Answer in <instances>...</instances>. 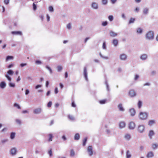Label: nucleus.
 Wrapping results in <instances>:
<instances>
[{
  "mask_svg": "<svg viewBox=\"0 0 158 158\" xmlns=\"http://www.w3.org/2000/svg\"><path fill=\"white\" fill-rule=\"evenodd\" d=\"M35 63L37 64H40L42 63V62L39 60H37L35 61Z\"/></svg>",
  "mask_w": 158,
  "mask_h": 158,
  "instance_id": "79ce46f5",
  "label": "nucleus"
},
{
  "mask_svg": "<svg viewBox=\"0 0 158 158\" xmlns=\"http://www.w3.org/2000/svg\"><path fill=\"white\" fill-rule=\"evenodd\" d=\"M158 147V145L156 143H153L152 145V148L153 149H155Z\"/></svg>",
  "mask_w": 158,
  "mask_h": 158,
  "instance_id": "a878e982",
  "label": "nucleus"
},
{
  "mask_svg": "<svg viewBox=\"0 0 158 158\" xmlns=\"http://www.w3.org/2000/svg\"><path fill=\"white\" fill-rule=\"evenodd\" d=\"M17 150L15 148H13L11 149L10 152L12 155H14L16 154Z\"/></svg>",
  "mask_w": 158,
  "mask_h": 158,
  "instance_id": "a211bd4d",
  "label": "nucleus"
},
{
  "mask_svg": "<svg viewBox=\"0 0 158 158\" xmlns=\"http://www.w3.org/2000/svg\"><path fill=\"white\" fill-rule=\"evenodd\" d=\"M49 138L48 141H51L52 140V134H49Z\"/></svg>",
  "mask_w": 158,
  "mask_h": 158,
  "instance_id": "72a5a7b5",
  "label": "nucleus"
},
{
  "mask_svg": "<svg viewBox=\"0 0 158 158\" xmlns=\"http://www.w3.org/2000/svg\"><path fill=\"white\" fill-rule=\"evenodd\" d=\"M129 112L131 116H134L135 114V110L133 108H131L129 110Z\"/></svg>",
  "mask_w": 158,
  "mask_h": 158,
  "instance_id": "4468645a",
  "label": "nucleus"
},
{
  "mask_svg": "<svg viewBox=\"0 0 158 158\" xmlns=\"http://www.w3.org/2000/svg\"><path fill=\"white\" fill-rule=\"evenodd\" d=\"M107 24V22L106 21H105L102 23V25L103 26H106Z\"/></svg>",
  "mask_w": 158,
  "mask_h": 158,
  "instance_id": "864d4df0",
  "label": "nucleus"
},
{
  "mask_svg": "<svg viewBox=\"0 0 158 158\" xmlns=\"http://www.w3.org/2000/svg\"><path fill=\"white\" fill-rule=\"evenodd\" d=\"M120 59L121 60H124L127 58V56L125 54H122L120 55Z\"/></svg>",
  "mask_w": 158,
  "mask_h": 158,
  "instance_id": "9d476101",
  "label": "nucleus"
},
{
  "mask_svg": "<svg viewBox=\"0 0 158 158\" xmlns=\"http://www.w3.org/2000/svg\"><path fill=\"white\" fill-rule=\"evenodd\" d=\"M84 74L85 79L86 81H87L88 80V79L87 77V70L86 67H85L84 68Z\"/></svg>",
  "mask_w": 158,
  "mask_h": 158,
  "instance_id": "2eb2a0df",
  "label": "nucleus"
},
{
  "mask_svg": "<svg viewBox=\"0 0 158 158\" xmlns=\"http://www.w3.org/2000/svg\"><path fill=\"white\" fill-rule=\"evenodd\" d=\"M13 64H9L7 68L8 69L10 68L11 67H12L13 66Z\"/></svg>",
  "mask_w": 158,
  "mask_h": 158,
  "instance_id": "052dcab7",
  "label": "nucleus"
},
{
  "mask_svg": "<svg viewBox=\"0 0 158 158\" xmlns=\"http://www.w3.org/2000/svg\"><path fill=\"white\" fill-rule=\"evenodd\" d=\"M9 0H4V2L7 5L9 3Z\"/></svg>",
  "mask_w": 158,
  "mask_h": 158,
  "instance_id": "5fc2aeb1",
  "label": "nucleus"
},
{
  "mask_svg": "<svg viewBox=\"0 0 158 158\" xmlns=\"http://www.w3.org/2000/svg\"><path fill=\"white\" fill-rule=\"evenodd\" d=\"M118 40H113L112 43L115 46H117L118 44Z\"/></svg>",
  "mask_w": 158,
  "mask_h": 158,
  "instance_id": "c756f323",
  "label": "nucleus"
},
{
  "mask_svg": "<svg viewBox=\"0 0 158 158\" xmlns=\"http://www.w3.org/2000/svg\"><path fill=\"white\" fill-rule=\"evenodd\" d=\"M48 154L50 155V156H52V149H50L48 152Z\"/></svg>",
  "mask_w": 158,
  "mask_h": 158,
  "instance_id": "3c124183",
  "label": "nucleus"
},
{
  "mask_svg": "<svg viewBox=\"0 0 158 158\" xmlns=\"http://www.w3.org/2000/svg\"><path fill=\"white\" fill-rule=\"evenodd\" d=\"M143 32L142 29L140 27H139L136 29V32L138 34H141Z\"/></svg>",
  "mask_w": 158,
  "mask_h": 158,
  "instance_id": "4be33fe9",
  "label": "nucleus"
},
{
  "mask_svg": "<svg viewBox=\"0 0 158 158\" xmlns=\"http://www.w3.org/2000/svg\"><path fill=\"white\" fill-rule=\"evenodd\" d=\"M42 87V85H38L36 86L35 87V89H37L38 88H40Z\"/></svg>",
  "mask_w": 158,
  "mask_h": 158,
  "instance_id": "6e6d98bb",
  "label": "nucleus"
},
{
  "mask_svg": "<svg viewBox=\"0 0 158 158\" xmlns=\"http://www.w3.org/2000/svg\"><path fill=\"white\" fill-rule=\"evenodd\" d=\"M147 38L149 39H152L154 37V33L152 31H149L146 34Z\"/></svg>",
  "mask_w": 158,
  "mask_h": 158,
  "instance_id": "20e7f679",
  "label": "nucleus"
},
{
  "mask_svg": "<svg viewBox=\"0 0 158 158\" xmlns=\"http://www.w3.org/2000/svg\"><path fill=\"white\" fill-rule=\"evenodd\" d=\"M7 139H4V140H2L1 141V142L2 143H5V142H7Z\"/></svg>",
  "mask_w": 158,
  "mask_h": 158,
  "instance_id": "69168bd1",
  "label": "nucleus"
},
{
  "mask_svg": "<svg viewBox=\"0 0 158 158\" xmlns=\"http://www.w3.org/2000/svg\"><path fill=\"white\" fill-rule=\"evenodd\" d=\"M118 107L119 110L121 111H124L125 110V109L123 108L122 104H119L118 106Z\"/></svg>",
  "mask_w": 158,
  "mask_h": 158,
  "instance_id": "9b49d317",
  "label": "nucleus"
},
{
  "mask_svg": "<svg viewBox=\"0 0 158 158\" xmlns=\"http://www.w3.org/2000/svg\"><path fill=\"white\" fill-rule=\"evenodd\" d=\"M131 138V135L129 134H126L124 136V139L127 140H130Z\"/></svg>",
  "mask_w": 158,
  "mask_h": 158,
  "instance_id": "ddd939ff",
  "label": "nucleus"
},
{
  "mask_svg": "<svg viewBox=\"0 0 158 158\" xmlns=\"http://www.w3.org/2000/svg\"><path fill=\"white\" fill-rule=\"evenodd\" d=\"M52 105V102L51 101L49 102L47 104V106L48 107H50Z\"/></svg>",
  "mask_w": 158,
  "mask_h": 158,
  "instance_id": "49530a36",
  "label": "nucleus"
},
{
  "mask_svg": "<svg viewBox=\"0 0 158 158\" xmlns=\"http://www.w3.org/2000/svg\"><path fill=\"white\" fill-rule=\"evenodd\" d=\"M58 71H60L63 69L62 67L61 66H58L57 67Z\"/></svg>",
  "mask_w": 158,
  "mask_h": 158,
  "instance_id": "58836bf2",
  "label": "nucleus"
},
{
  "mask_svg": "<svg viewBox=\"0 0 158 158\" xmlns=\"http://www.w3.org/2000/svg\"><path fill=\"white\" fill-rule=\"evenodd\" d=\"M135 123L131 122L128 124L129 128L131 130H133L135 129Z\"/></svg>",
  "mask_w": 158,
  "mask_h": 158,
  "instance_id": "39448f33",
  "label": "nucleus"
},
{
  "mask_svg": "<svg viewBox=\"0 0 158 158\" xmlns=\"http://www.w3.org/2000/svg\"><path fill=\"white\" fill-rule=\"evenodd\" d=\"M107 2V0H102V3L104 5L106 4Z\"/></svg>",
  "mask_w": 158,
  "mask_h": 158,
  "instance_id": "603ef678",
  "label": "nucleus"
},
{
  "mask_svg": "<svg viewBox=\"0 0 158 158\" xmlns=\"http://www.w3.org/2000/svg\"><path fill=\"white\" fill-rule=\"evenodd\" d=\"M6 86V84L4 81H2L0 83V87L1 89H4Z\"/></svg>",
  "mask_w": 158,
  "mask_h": 158,
  "instance_id": "f3484780",
  "label": "nucleus"
},
{
  "mask_svg": "<svg viewBox=\"0 0 158 158\" xmlns=\"http://www.w3.org/2000/svg\"><path fill=\"white\" fill-rule=\"evenodd\" d=\"M145 130V126L143 125H139L137 128V131L140 133H143Z\"/></svg>",
  "mask_w": 158,
  "mask_h": 158,
  "instance_id": "7ed1b4c3",
  "label": "nucleus"
},
{
  "mask_svg": "<svg viewBox=\"0 0 158 158\" xmlns=\"http://www.w3.org/2000/svg\"><path fill=\"white\" fill-rule=\"evenodd\" d=\"M46 68L49 71L50 73H52V69L49 66H48V65H46Z\"/></svg>",
  "mask_w": 158,
  "mask_h": 158,
  "instance_id": "7c9ffc66",
  "label": "nucleus"
},
{
  "mask_svg": "<svg viewBox=\"0 0 158 158\" xmlns=\"http://www.w3.org/2000/svg\"><path fill=\"white\" fill-rule=\"evenodd\" d=\"M15 136V133L14 132H12L11 133L10 136V138L11 139H13Z\"/></svg>",
  "mask_w": 158,
  "mask_h": 158,
  "instance_id": "2f4dec72",
  "label": "nucleus"
},
{
  "mask_svg": "<svg viewBox=\"0 0 158 158\" xmlns=\"http://www.w3.org/2000/svg\"><path fill=\"white\" fill-rule=\"evenodd\" d=\"M155 123V121L154 120H151L149 121L148 123V124L149 126H152Z\"/></svg>",
  "mask_w": 158,
  "mask_h": 158,
  "instance_id": "b1692460",
  "label": "nucleus"
},
{
  "mask_svg": "<svg viewBox=\"0 0 158 158\" xmlns=\"http://www.w3.org/2000/svg\"><path fill=\"white\" fill-rule=\"evenodd\" d=\"M148 9L147 8H145L143 10V13L144 14H147L148 12Z\"/></svg>",
  "mask_w": 158,
  "mask_h": 158,
  "instance_id": "37998d69",
  "label": "nucleus"
},
{
  "mask_svg": "<svg viewBox=\"0 0 158 158\" xmlns=\"http://www.w3.org/2000/svg\"><path fill=\"white\" fill-rule=\"evenodd\" d=\"M105 84H106V86L107 89V90L108 91H109V85H108V84L107 81H106V80Z\"/></svg>",
  "mask_w": 158,
  "mask_h": 158,
  "instance_id": "a18cd8bd",
  "label": "nucleus"
},
{
  "mask_svg": "<svg viewBox=\"0 0 158 158\" xmlns=\"http://www.w3.org/2000/svg\"><path fill=\"white\" fill-rule=\"evenodd\" d=\"M148 57V56L146 54H143L140 57V59L142 60H145Z\"/></svg>",
  "mask_w": 158,
  "mask_h": 158,
  "instance_id": "412c9836",
  "label": "nucleus"
},
{
  "mask_svg": "<svg viewBox=\"0 0 158 158\" xmlns=\"http://www.w3.org/2000/svg\"><path fill=\"white\" fill-rule=\"evenodd\" d=\"M154 155L152 152L150 151L148 152L147 155V157L148 158H152L153 157Z\"/></svg>",
  "mask_w": 158,
  "mask_h": 158,
  "instance_id": "f8f14e48",
  "label": "nucleus"
},
{
  "mask_svg": "<svg viewBox=\"0 0 158 158\" xmlns=\"http://www.w3.org/2000/svg\"><path fill=\"white\" fill-rule=\"evenodd\" d=\"M11 33L15 35H21L22 34L20 31H13L11 32Z\"/></svg>",
  "mask_w": 158,
  "mask_h": 158,
  "instance_id": "dca6fc26",
  "label": "nucleus"
},
{
  "mask_svg": "<svg viewBox=\"0 0 158 158\" xmlns=\"http://www.w3.org/2000/svg\"><path fill=\"white\" fill-rule=\"evenodd\" d=\"M16 122L17 123H18V124H21V121H20L19 120V119H16Z\"/></svg>",
  "mask_w": 158,
  "mask_h": 158,
  "instance_id": "13d9d810",
  "label": "nucleus"
},
{
  "mask_svg": "<svg viewBox=\"0 0 158 158\" xmlns=\"http://www.w3.org/2000/svg\"><path fill=\"white\" fill-rule=\"evenodd\" d=\"M127 158H130L131 156V155L129 150H127L126 153Z\"/></svg>",
  "mask_w": 158,
  "mask_h": 158,
  "instance_id": "6ab92c4d",
  "label": "nucleus"
},
{
  "mask_svg": "<svg viewBox=\"0 0 158 158\" xmlns=\"http://www.w3.org/2000/svg\"><path fill=\"white\" fill-rule=\"evenodd\" d=\"M102 47H103V49H106V44H105V43L104 42L103 43Z\"/></svg>",
  "mask_w": 158,
  "mask_h": 158,
  "instance_id": "bf43d9fd",
  "label": "nucleus"
},
{
  "mask_svg": "<svg viewBox=\"0 0 158 158\" xmlns=\"http://www.w3.org/2000/svg\"><path fill=\"white\" fill-rule=\"evenodd\" d=\"M71 27V24L70 23H69L67 25V27L68 29H70V28Z\"/></svg>",
  "mask_w": 158,
  "mask_h": 158,
  "instance_id": "e2e57ef3",
  "label": "nucleus"
},
{
  "mask_svg": "<svg viewBox=\"0 0 158 158\" xmlns=\"http://www.w3.org/2000/svg\"><path fill=\"white\" fill-rule=\"evenodd\" d=\"M142 105V102L141 101H139L138 103V108H140L141 107Z\"/></svg>",
  "mask_w": 158,
  "mask_h": 158,
  "instance_id": "473e14b6",
  "label": "nucleus"
},
{
  "mask_svg": "<svg viewBox=\"0 0 158 158\" xmlns=\"http://www.w3.org/2000/svg\"><path fill=\"white\" fill-rule=\"evenodd\" d=\"M70 156H73L75 155V153L73 150H71L70 152Z\"/></svg>",
  "mask_w": 158,
  "mask_h": 158,
  "instance_id": "c9c22d12",
  "label": "nucleus"
},
{
  "mask_svg": "<svg viewBox=\"0 0 158 158\" xmlns=\"http://www.w3.org/2000/svg\"><path fill=\"white\" fill-rule=\"evenodd\" d=\"M14 106L15 107H17L18 109H21V107L20 106L16 103H15L14 104Z\"/></svg>",
  "mask_w": 158,
  "mask_h": 158,
  "instance_id": "f704fd0d",
  "label": "nucleus"
},
{
  "mask_svg": "<svg viewBox=\"0 0 158 158\" xmlns=\"http://www.w3.org/2000/svg\"><path fill=\"white\" fill-rule=\"evenodd\" d=\"M154 134V132L152 130H151L149 131L148 135L150 138L151 139Z\"/></svg>",
  "mask_w": 158,
  "mask_h": 158,
  "instance_id": "aec40b11",
  "label": "nucleus"
},
{
  "mask_svg": "<svg viewBox=\"0 0 158 158\" xmlns=\"http://www.w3.org/2000/svg\"><path fill=\"white\" fill-rule=\"evenodd\" d=\"M68 117L69 119L71 120H74V117L72 115H69L68 116Z\"/></svg>",
  "mask_w": 158,
  "mask_h": 158,
  "instance_id": "a19ab883",
  "label": "nucleus"
},
{
  "mask_svg": "<svg viewBox=\"0 0 158 158\" xmlns=\"http://www.w3.org/2000/svg\"><path fill=\"white\" fill-rule=\"evenodd\" d=\"M27 65V64L26 63H21L20 64V66L21 67H23L25 66H26Z\"/></svg>",
  "mask_w": 158,
  "mask_h": 158,
  "instance_id": "de8ad7c7",
  "label": "nucleus"
},
{
  "mask_svg": "<svg viewBox=\"0 0 158 158\" xmlns=\"http://www.w3.org/2000/svg\"><path fill=\"white\" fill-rule=\"evenodd\" d=\"M49 10L51 12H52L53 11V7L51 6L49 7Z\"/></svg>",
  "mask_w": 158,
  "mask_h": 158,
  "instance_id": "c03bdc74",
  "label": "nucleus"
},
{
  "mask_svg": "<svg viewBox=\"0 0 158 158\" xmlns=\"http://www.w3.org/2000/svg\"><path fill=\"white\" fill-rule=\"evenodd\" d=\"M68 77V74L67 72H65V78H67Z\"/></svg>",
  "mask_w": 158,
  "mask_h": 158,
  "instance_id": "774afa93",
  "label": "nucleus"
},
{
  "mask_svg": "<svg viewBox=\"0 0 158 158\" xmlns=\"http://www.w3.org/2000/svg\"><path fill=\"white\" fill-rule=\"evenodd\" d=\"M139 78V76L138 75H136L135 76V80H137Z\"/></svg>",
  "mask_w": 158,
  "mask_h": 158,
  "instance_id": "0e129e2a",
  "label": "nucleus"
},
{
  "mask_svg": "<svg viewBox=\"0 0 158 158\" xmlns=\"http://www.w3.org/2000/svg\"><path fill=\"white\" fill-rule=\"evenodd\" d=\"M14 73V72L13 70L11 69L9 70L7 73L6 74H5V77L6 78L7 80L9 81V86L10 87L14 88L15 87V83H12L11 82L12 81V78L10 75L12 76Z\"/></svg>",
  "mask_w": 158,
  "mask_h": 158,
  "instance_id": "f257e3e1",
  "label": "nucleus"
},
{
  "mask_svg": "<svg viewBox=\"0 0 158 158\" xmlns=\"http://www.w3.org/2000/svg\"><path fill=\"white\" fill-rule=\"evenodd\" d=\"M108 19L110 21H112L113 20V17L112 15H110L109 16Z\"/></svg>",
  "mask_w": 158,
  "mask_h": 158,
  "instance_id": "8fccbe9b",
  "label": "nucleus"
},
{
  "mask_svg": "<svg viewBox=\"0 0 158 158\" xmlns=\"http://www.w3.org/2000/svg\"><path fill=\"white\" fill-rule=\"evenodd\" d=\"M55 93L56 94H57L58 93V88H55Z\"/></svg>",
  "mask_w": 158,
  "mask_h": 158,
  "instance_id": "680f3d73",
  "label": "nucleus"
},
{
  "mask_svg": "<svg viewBox=\"0 0 158 158\" xmlns=\"http://www.w3.org/2000/svg\"><path fill=\"white\" fill-rule=\"evenodd\" d=\"M80 138V135L78 134H75L74 139L75 140H78Z\"/></svg>",
  "mask_w": 158,
  "mask_h": 158,
  "instance_id": "cd10ccee",
  "label": "nucleus"
},
{
  "mask_svg": "<svg viewBox=\"0 0 158 158\" xmlns=\"http://www.w3.org/2000/svg\"><path fill=\"white\" fill-rule=\"evenodd\" d=\"M110 35L112 37H115L117 35V34L114 32L111 31L110 33Z\"/></svg>",
  "mask_w": 158,
  "mask_h": 158,
  "instance_id": "393cba45",
  "label": "nucleus"
},
{
  "mask_svg": "<svg viewBox=\"0 0 158 158\" xmlns=\"http://www.w3.org/2000/svg\"><path fill=\"white\" fill-rule=\"evenodd\" d=\"M126 126V123L124 121H121L119 124V127L120 129L124 128Z\"/></svg>",
  "mask_w": 158,
  "mask_h": 158,
  "instance_id": "0eeeda50",
  "label": "nucleus"
},
{
  "mask_svg": "<svg viewBox=\"0 0 158 158\" xmlns=\"http://www.w3.org/2000/svg\"><path fill=\"white\" fill-rule=\"evenodd\" d=\"M72 106L73 107H75L76 105L74 102H72Z\"/></svg>",
  "mask_w": 158,
  "mask_h": 158,
  "instance_id": "338daca9",
  "label": "nucleus"
},
{
  "mask_svg": "<svg viewBox=\"0 0 158 158\" xmlns=\"http://www.w3.org/2000/svg\"><path fill=\"white\" fill-rule=\"evenodd\" d=\"M135 18H130L129 22V23L130 24L133 23L135 21Z\"/></svg>",
  "mask_w": 158,
  "mask_h": 158,
  "instance_id": "bb28decb",
  "label": "nucleus"
},
{
  "mask_svg": "<svg viewBox=\"0 0 158 158\" xmlns=\"http://www.w3.org/2000/svg\"><path fill=\"white\" fill-rule=\"evenodd\" d=\"M129 95L131 97H134L136 95L135 92L133 89L129 91Z\"/></svg>",
  "mask_w": 158,
  "mask_h": 158,
  "instance_id": "6e6552de",
  "label": "nucleus"
},
{
  "mask_svg": "<svg viewBox=\"0 0 158 158\" xmlns=\"http://www.w3.org/2000/svg\"><path fill=\"white\" fill-rule=\"evenodd\" d=\"M87 152L89 156H91L93 155V149L92 146H89L88 147Z\"/></svg>",
  "mask_w": 158,
  "mask_h": 158,
  "instance_id": "423d86ee",
  "label": "nucleus"
},
{
  "mask_svg": "<svg viewBox=\"0 0 158 158\" xmlns=\"http://www.w3.org/2000/svg\"><path fill=\"white\" fill-rule=\"evenodd\" d=\"M14 58V56H7L6 60L8 61L10 60H12Z\"/></svg>",
  "mask_w": 158,
  "mask_h": 158,
  "instance_id": "c85d7f7f",
  "label": "nucleus"
},
{
  "mask_svg": "<svg viewBox=\"0 0 158 158\" xmlns=\"http://www.w3.org/2000/svg\"><path fill=\"white\" fill-rule=\"evenodd\" d=\"M42 112V109L41 108H39L35 109L33 110V112L34 114H38Z\"/></svg>",
  "mask_w": 158,
  "mask_h": 158,
  "instance_id": "1a4fd4ad",
  "label": "nucleus"
},
{
  "mask_svg": "<svg viewBox=\"0 0 158 158\" xmlns=\"http://www.w3.org/2000/svg\"><path fill=\"white\" fill-rule=\"evenodd\" d=\"M29 93V90L28 89H27L25 91V94L26 95L28 94Z\"/></svg>",
  "mask_w": 158,
  "mask_h": 158,
  "instance_id": "4d7b16f0",
  "label": "nucleus"
},
{
  "mask_svg": "<svg viewBox=\"0 0 158 158\" xmlns=\"http://www.w3.org/2000/svg\"><path fill=\"white\" fill-rule=\"evenodd\" d=\"M106 100H103L99 101V102L101 104H105L106 102Z\"/></svg>",
  "mask_w": 158,
  "mask_h": 158,
  "instance_id": "ea45409f",
  "label": "nucleus"
},
{
  "mask_svg": "<svg viewBox=\"0 0 158 158\" xmlns=\"http://www.w3.org/2000/svg\"><path fill=\"white\" fill-rule=\"evenodd\" d=\"M92 6L94 9H97L98 8V4L95 2L93 3Z\"/></svg>",
  "mask_w": 158,
  "mask_h": 158,
  "instance_id": "5701e85b",
  "label": "nucleus"
},
{
  "mask_svg": "<svg viewBox=\"0 0 158 158\" xmlns=\"http://www.w3.org/2000/svg\"><path fill=\"white\" fill-rule=\"evenodd\" d=\"M33 9L34 10H35L36 9V8H37V7H36V5L34 3H33Z\"/></svg>",
  "mask_w": 158,
  "mask_h": 158,
  "instance_id": "09e8293b",
  "label": "nucleus"
},
{
  "mask_svg": "<svg viewBox=\"0 0 158 158\" xmlns=\"http://www.w3.org/2000/svg\"><path fill=\"white\" fill-rule=\"evenodd\" d=\"M87 137L85 138L83 140V145L84 146H85V145L86 142L87 141Z\"/></svg>",
  "mask_w": 158,
  "mask_h": 158,
  "instance_id": "e433bc0d",
  "label": "nucleus"
},
{
  "mask_svg": "<svg viewBox=\"0 0 158 158\" xmlns=\"http://www.w3.org/2000/svg\"><path fill=\"white\" fill-rule=\"evenodd\" d=\"M148 114L145 112H140L139 114V117L141 120H144L148 117Z\"/></svg>",
  "mask_w": 158,
  "mask_h": 158,
  "instance_id": "f03ea898",
  "label": "nucleus"
},
{
  "mask_svg": "<svg viewBox=\"0 0 158 158\" xmlns=\"http://www.w3.org/2000/svg\"><path fill=\"white\" fill-rule=\"evenodd\" d=\"M99 55L100 56H101V57L103 59H108V57H107V56H103L101 54V53H99Z\"/></svg>",
  "mask_w": 158,
  "mask_h": 158,
  "instance_id": "4c0bfd02",
  "label": "nucleus"
}]
</instances>
